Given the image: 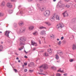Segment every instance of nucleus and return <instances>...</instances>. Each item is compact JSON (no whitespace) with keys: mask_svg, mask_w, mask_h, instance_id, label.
Wrapping results in <instances>:
<instances>
[{"mask_svg":"<svg viewBox=\"0 0 76 76\" xmlns=\"http://www.w3.org/2000/svg\"><path fill=\"white\" fill-rule=\"evenodd\" d=\"M57 54L59 55V56H62L63 55V52L60 50H57V54L56 55V59L57 60H58L59 58V57Z\"/></svg>","mask_w":76,"mask_h":76,"instance_id":"nucleus-1","label":"nucleus"},{"mask_svg":"<svg viewBox=\"0 0 76 76\" xmlns=\"http://www.w3.org/2000/svg\"><path fill=\"white\" fill-rule=\"evenodd\" d=\"M42 68H43L44 69H46L48 68V66L47 64H44L41 66H39V68L40 70V72H42Z\"/></svg>","mask_w":76,"mask_h":76,"instance_id":"nucleus-2","label":"nucleus"},{"mask_svg":"<svg viewBox=\"0 0 76 76\" xmlns=\"http://www.w3.org/2000/svg\"><path fill=\"white\" fill-rule=\"evenodd\" d=\"M64 6V5L62 3H58L57 5V8L63 7Z\"/></svg>","mask_w":76,"mask_h":76,"instance_id":"nucleus-3","label":"nucleus"},{"mask_svg":"<svg viewBox=\"0 0 76 76\" xmlns=\"http://www.w3.org/2000/svg\"><path fill=\"white\" fill-rule=\"evenodd\" d=\"M50 12L49 11H46L44 12V16H48L50 15Z\"/></svg>","mask_w":76,"mask_h":76,"instance_id":"nucleus-4","label":"nucleus"},{"mask_svg":"<svg viewBox=\"0 0 76 76\" xmlns=\"http://www.w3.org/2000/svg\"><path fill=\"white\" fill-rule=\"evenodd\" d=\"M64 25H63V24L62 23H60L57 24V29H58L59 28H63V27H64Z\"/></svg>","mask_w":76,"mask_h":76,"instance_id":"nucleus-5","label":"nucleus"},{"mask_svg":"<svg viewBox=\"0 0 76 76\" xmlns=\"http://www.w3.org/2000/svg\"><path fill=\"white\" fill-rule=\"evenodd\" d=\"M62 15H63L64 17H66V16L68 17L69 16L66 11H65L62 13Z\"/></svg>","mask_w":76,"mask_h":76,"instance_id":"nucleus-6","label":"nucleus"},{"mask_svg":"<svg viewBox=\"0 0 76 76\" xmlns=\"http://www.w3.org/2000/svg\"><path fill=\"white\" fill-rule=\"evenodd\" d=\"M7 6L9 8H11L12 7V5L11 3L8 2L7 4Z\"/></svg>","mask_w":76,"mask_h":76,"instance_id":"nucleus-7","label":"nucleus"},{"mask_svg":"<svg viewBox=\"0 0 76 76\" xmlns=\"http://www.w3.org/2000/svg\"><path fill=\"white\" fill-rule=\"evenodd\" d=\"M20 32L21 33H23L25 32V28L22 27L21 28H20Z\"/></svg>","mask_w":76,"mask_h":76,"instance_id":"nucleus-8","label":"nucleus"},{"mask_svg":"<svg viewBox=\"0 0 76 76\" xmlns=\"http://www.w3.org/2000/svg\"><path fill=\"white\" fill-rule=\"evenodd\" d=\"M10 33V31H6L5 32V35L7 36V37H9L8 34Z\"/></svg>","mask_w":76,"mask_h":76,"instance_id":"nucleus-9","label":"nucleus"},{"mask_svg":"<svg viewBox=\"0 0 76 76\" xmlns=\"http://www.w3.org/2000/svg\"><path fill=\"white\" fill-rule=\"evenodd\" d=\"M31 45L35 46H37V43H36L34 41H31Z\"/></svg>","mask_w":76,"mask_h":76,"instance_id":"nucleus-10","label":"nucleus"},{"mask_svg":"<svg viewBox=\"0 0 76 76\" xmlns=\"http://www.w3.org/2000/svg\"><path fill=\"white\" fill-rule=\"evenodd\" d=\"M52 52H53V50L51 48H49L48 50V52H49V53L50 55L52 54V53H53Z\"/></svg>","mask_w":76,"mask_h":76,"instance_id":"nucleus-11","label":"nucleus"},{"mask_svg":"<svg viewBox=\"0 0 76 76\" xmlns=\"http://www.w3.org/2000/svg\"><path fill=\"white\" fill-rule=\"evenodd\" d=\"M41 35H46V31L45 30H42L41 31L40 33Z\"/></svg>","mask_w":76,"mask_h":76,"instance_id":"nucleus-12","label":"nucleus"},{"mask_svg":"<svg viewBox=\"0 0 76 76\" xmlns=\"http://www.w3.org/2000/svg\"><path fill=\"white\" fill-rule=\"evenodd\" d=\"M19 40L21 42L22 41H26V39L25 38H21Z\"/></svg>","mask_w":76,"mask_h":76,"instance_id":"nucleus-13","label":"nucleus"},{"mask_svg":"<svg viewBox=\"0 0 76 76\" xmlns=\"http://www.w3.org/2000/svg\"><path fill=\"white\" fill-rule=\"evenodd\" d=\"M5 3L4 1H2L1 2V7H3L4 6H5Z\"/></svg>","mask_w":76,"mask_h":76,"instance_id":"nucleus-14","label":"nucleus"},{"mask_svg":"<svg viewBox=\"0 0 76 76\" xmlns=\"http://www.w3.org/2000/svg\"><path fill=\"white\" fill-rule=\"evenodd\" d=\"M18 25H19L20 27H22V26H23V23L22 22V21H20V22H19L18 23Z\"/></svg>","mask_w":76,"mask_h":76,"instance_id":"nucleus-15","label":"nucleus"},{"mask_svg":"<svg viewBox=\"0 0 76 76\" xmlns=\"http://www.w3.org/2000/svg\"><path fill=\"white\" fill-rule=\"evenodd\" d=\"M56 20H57L59 21L60 20V17L59 16L56 15Z\"/></svg>","mask_w":76,"mask_h":76,"instance_id":"nucleus-16","label":"nucleus"},{"mask_svg":"<svg viewBox=\"0 0 76 76\" xmlns=\"http://www.w3.org/2000/svg\"><path fill=\"white\" fill-rule=\"evenodd\" d=\"M34 29V26H31L29 27V30L31 31Z\"/></svg>","mask_w":76,"mask_h":76,"instance_id":"nucleus-17","label":"nucleus"},{"mask_svg":"<svg viewBox=\"0 0 76 76\" xmlns=\"http://www.w3.org/2000/svg\"><path fill=\"white\" fill-rule=\"evenodd\" d=\"M50 21L52 22H54L55 21V17L53 16L50 19Z\"/></svg>","mask_w":76,"mask_h":76,"instance_id":"nucleus-18","label":"nucleus"},{"mask_svg":"<svg viewBox=\"0 0 76 76\" xmlns=\"http://www.w3.org/2000/svg\"><path fill=\"white\" fill-rule=\"evenodd\" d=\"M34 65V64L33 62H31L30 64H28V66L29 67H31Z\"/></svg>","mask_w":76,"mask_h":76,"instance_id":"nucleus-19","label":"nucleus"},{"mask_svg":"<svg viewBox=\"0 0 76 76\" xmlns=\"http://www.w3.org/2000/svg\"><path fill=\"white\" fill-rule=\"evenodd\" d=\"M72 49L73 50H75L76 49V45L74 44L72 46Z\"/></svg>","mask_w":76,"mask_h":76,"instance_id":"nucleus-20","label":"nucleus"},{"mask_svg":"<svg viewBox=\"0 0 76 76\" xmlns=\"http://www.w3.org/2000/svg\"><path fill=\"white\" fill-rule=\"evenodd\" d=\"M45 23L46 24H47L48 26H50V25H51L50 23L49 22H45Z\"/></svg>","mask_w":76,"mask_h":76,"instance_id":"nucleus-21","label":"nucleus"},{"mask_svg":"<svg viewBox=\"0 0 76 76\" xmlns=\"http://www.w3.org/2000/svg\"><path fill=\"white\" fill-rule=\"evenodd\" d=\"M50 37L51 39H53V38H54V36L53 34H50Z\"/></svg>","mask_w":76,"mask_h":76,"instance_id":"nucleus-22","label":"nucleus"},{"mask_svg":"<svg viewBox=\"0 0 76 76\" xmlns=\"http://www.w3.org/2000/svg\"><path fill=\"white\" fill-rule=\"evenodd\" d=\"M48 56V54L47 53H44V56Z\"/></svg>","mask_w":76,"mask_h":76,"instance_id":"nucleus-23","label":"nucleus"},{"mask_svg":"<svg viewBox=\"0 0 76 76\" xmlns=\"http://www.w3.org/2000/svg\"><path fill=\"white\" fill-rule=\"evenodd\" d=\"M33 35H37L38 34V33L37 32H35L33 33Z\"/></svg>","mask_w":76,"mask_h":76,"instance_id":"nucleus-24","label":"nucleus"},{"mask_svg":"<svg viewBox=\"0 0 76 76\" xmlns=\"http://www.w3.org/2000/svg\"><path fill=\"white\" fill-rule=\"evenodd\" d=\"M57 72H60L62 73H64V71L63 70H62V71L61 70V69H60L59 70H57Z\"/></svg>","mask_w":76,"mask_h":76,"instance_id":"nucleus-25","label":"nucleus"},{"mask_svg":"<svg viewBox=\"0 0 76 76\" xmlns=\"http://www.w3.org/2000/svg\"><path fill=\"white\" fill-rule=\"evenodd\" d=\"M39 9L43 11V10H44L45 8L44 7H40L39 8Z\"/></svg>","mask_w":76,"mask_h":76,"instance_id":"nucleus-26","label":"nucleus"},{"mask_svg":"<svg viewBox=\"0 0 76 76\" xmlns=\"http://www.w3.org/2000/svg\"><path fill=\"white\" fill-rule=\"evenodd\" d=\"M51 68H52V69H53L54 70H56V68L54 66H52V67H51Z\"/></svg>","mask_w":76,"mask_h":76,"instance_id":"nucleus-27","label":"nucleus"},{"mask_svg":"<svg viewBox=\"0 0 76 76\" xmlns=\"http://www.w3.org/2000/svg\"><path fill=\"white\" fill-rule=\"evenodd\" d=\"M61 41H60L59 42H57V44L59 45H60L61 44Z\"/></svg>","mask_w":76,"mask_h":76,"instance_id":"nucleus-28","label":"nucleus"},{"mask_svg":"<svg viewBox=\"0 0 76 76\" xmlns=\"http://www.w3.org/2000/svg\"><path fill=\"white\" fill-rule=\"evenodd\" d=\"M3 48V46H2L0 45V51H2V48Z\"/></svg>","mask_w":76,"mask_h":76,"instance_id":"nucleus-29","label":"nucleus"},{"mask_svg":"<svg viewBox=\"0 0 76 76\" xmlns=\"http://www.w3.org/2000/svg\"><path fill=\"white\" fill-rule=\"evenodd\" d=\"M44 28H45V27H43V26H41L39 27V29H43Z\"/></svg>","mask_w":76,"mask_h":76,"instance_id":"nucleus-30","label":"nucleus"},{"mask_svg":"<svg viewBox=\"0 0 76 76\" xmlns=\"http://www.w3.org/2000/svg\"><path fill=\"white\" fill-rule=\"evenodd\" d=\"M3 16V14L1 12H0V17H2Z\"/></svg>","mask_w":76,"mask_h":76,"instance_id":"nucleus-31","label":"nucleus"},{"mask_svg":"<svg viewBox=\"0 0 76 76\" xmlns=\"http://www.w3.org/2000/svg\"><path fill=\"white\" fill-rule=\"evenodd\" d=\"M14 27H15V28H16L17 26V25L16 24V23H14Z\"/></svg>","mask_w":76,"mask_h":76,"instance_id":"nucleus-32","label":"nucleus"},{"mask_svg":"<svg viewBox=\"0 0 76 76\" xmlns=\"http://www.w3.org/2000/svg\"><path fill=\"white\" fill-rule=\"evenodd\" d=\"M13 12V11L12 10H10L9 11V13L10 14H11L12 13V12Z\"/></svg>","mask_w":76,"mask_h":76,"instance_id":"nucleus-33","label":"nucleus"},{"mask_svg":"<svg viewBox=\"0 0 76 76\" xmlns=\"http://www.w3.org/2000/svg\"><path fill=\"white\" fill-rule=\"evenodd\" d=\"M61 74L60 73H57L56 74V76H61Z\"/></svg>","mask_w":76,"mask_h":76,"instance_id":"nucleus-34","label":"nucleus"},{"mask_svg":"<svg viewBox=\"0 0 76 76\" xmlns=\"http://www.w3.org/2000/svg\"><path fill=\"white\" fill-rule=\"evenodd\" d=\"M70 1V0H64V1L65 2H69Z\"/></svg>","mask_w":76,"mask_h":76,"instance_id":"nucleus-35","label":"nucleus"},{"mask_svg":"<svg viewBox=\"0 0 76 76\" xmlns=\"http://www.w3.org/2000/svg\"><path fill=\"white\" fill-rule=\"evenodd\" d=\"M66 8H69V7H70V6H69V5H67L66 6Z\"/></svg>","mask_w":76,"mask_h":76,"instance_id":"nucleus-36","label":"nucleus"},{"mask_svg":"<svg viewBox=\"0 0 76 76\" xmlns=\"http://www.w3.org/2000/svg\"><path fill=\"white\" fill-rule=\"evenodd\" d=\"M69 61H70V62H72V61H73V60L72 59H70Z\"/></svg>","mask_w":76,"mask_h":76,"instance_id":"nucleus-37","label":"nucleus"},{"mask_svg":"<svg viewBox=\"0 0 76 76\" xmlns=\"http://www.w3.org/2000/svg\"><path fill=\"white\" fill-rule=\"evenodd\" d=\"M20 45H25V43H20Z\"/></svg>","mask_w":76,"mask_h":76,"instance_id":"nucleus-38","label":"nucleus"},{"mask_svg":"<svg viewBox=\"0 0 76 76\" xmlns=\"http://www.w3.org/2000/svg\"><path fill=\"white\" fill-rule=\"evenodd\" d=\"M27 72V69H24V72Z\"/></svg>","mask_w":76,"mask_h":76,"instance_id":"nucleus-39","label":"nucleus"},{"mask_svg":"<svg viewBox=\"0 0 76 76\" xmlns=\"http://www.w3.org/2000/svg\"><path fill=\"white\" fill-rule=\"evenodd\" d=\"M73 28L75 29H76V26H74L73 27Z\"/></svg>","mask_w":76,"mask_h":76,"instance_id":"nucleus-40","label":"nucleus"},{"mask_svg":"<svg viewBox=\"0 0 76 76\" xmlns=\"http://www.w3.org/2000/svg\"><path fill=\"white\" fill-rule=\"evenodd\" d=\"M29 72H32L33 71V70H29Z\"/></svg>","mask_w":76,"mask_h":76,"instance_id":"nucleus-41","label":"nucleus"},{"mask_svg":"<svg viewBox=\"0 0 76 76\" xmlns=\"http://www.w3.org/2000/svg\"><path fill=\"white\" fill-rule=\"evenodd\" d=\"M64 76H67V73H65L64 74Z\"/></svg>","mask_w":76,"mask_h":76,"instance_id":"nucleus-42","label":"nucleus"},{"mask_svg":"<svg viewBox=\"0 0 76 76\" xmlns=\"http://www.w3.org/2000/svg\"><path fill=\"white\" fill-rule=\"evenodd\" d=\"M11 1L14 2L15 1V0H10Z\"/></svg>","mask_w":76,"mask_h":76,"instance_id":"nucleus-43","label":"nucleus"},{"mask_svg":"<svg viewBox=\"0 0 76 76\" xmlns=\"http://www.w3.org/2000/svg\"><path fill=\"white\" fill-rule=\"evenodd\" d=\"M24 58H28V57L26 56H24Z\"/></svg>","mask_w":76,"mask_h":76,"instance_id":"nucleus-44","label":"nucleus"},{"mask_svg":"<svg viewBox=\"0 0 76 76\" xmlns=\"http://www.w3.org/2000/svg\"><path fill=\"white\" fill-rule=\"evenodd\" d=\"M24 64L25 66H26L27 65V63H24Z\"/></svg>","mask_w":76,"mask_h":76,"instance_id":"nucleus-45","label":"nucleus"},{"mask_svg":"<svg viewBox=\"0 0 76 76\" xmlns=\"http://www.w3.org/2000/svg\"><path fill=\"white\" fill-rule=\"evenodd\" d=\"M61 40H63V39H64V37H61Z\"/></svg>","mask_w":76,"mask_h":76,"instance_id":"nucleus-46","label":"nucleus"},{"mask_svg":"<svg viewBox=\"0 0 76 76\" xmlns=\"http://www.w3.org/2000/svg\"><path fill=\"white\" fill-rule=\"evenodd\" d=\"M14 71H15V72H16V71H17V70H16V69H14Z\"/></svg>","mask_w":76,"mask_h":76,"instance_id":"nucleus-47","label":"nucleus"},{"mask_svg":"<svg viewBox=\"0 0 76 76\" xmlns=\"http://www.w3.org/2000/svg\"><path fill=\"white\" fill-rule=\"evenodd\" d=\"M36 50V48H33V50L34 51Z\"/></svg>","mask_w":76,"mask_h":76,"instance_id":"nucleus-48","label":"nucleus"},{"mask_svg":"<svg viewBox=\"0 0 76 76\" xmlns=\"http://www.w3.org/2000/svg\"><path fill=\"white\" fill-rule=\"evenodd\" d=\"M72 38L74 39V36H72Z\"/></svg>","mask_w":76,"mask_h":76,"instance_id":"nucleus-49","label":"nucleus"},{"mask_svg":"<svg viewBox=\"0 0 76 76\" xmlns=\"http://www.w3.org/2000/svg\"><path fill=\"white\" fill-rule=\"evenodd\" d=\"M23 48H24V46H23V47H21V48H20V49H23Z\"/></svg>","mask_w":76,"mask_h":76,"instance_id":"nucleus-50","label":"nucleus"},{"mask_svg":"<svg viewBox=\"0 0 76 76\" xmlns=\"http://www.w3.org/2000/svg\"><path fill=\"white\" fill-rule=\"evenodd\" d=\"M39 44H41V41L40 40L39 41Z\"/></svg>","mask_w":76,"mask_h":76,"instance_id":"nucleus-51","label":"nucleus"},{"mask_svg":"<svg viewBox=\"0 0 76 76\" xmlns=\"http://www.w3.org/2000/svg\"><path fill=\"white\" fill-rule=\"evenodd\" d=\"M23 13V12L21 11V12H20V14H21Z\"/></svg>","mask_w":76,"mask_h":76,"instance_id":"nucleus-52","label":"nucleus"},{"mask_svg":"<svg viewBox=\"0 0 76 76\" xmlns=\"http://www.w3.org/2000/svg\"><path fill=\"white\" fill-rule=\"evenodd\" d=\"M22 49H20V48H19V51L21 50Z\"/></svg>","mask_w":76,"mask_h":76,"instance_id":"nucleus-53","label":"nucleus"},{"mask_svg":"<svg viewBox=\"0 0 76 76\" xmlns=\"http://www.w3.org/2000/svg\"><path fill=\"white\" fill-rule=\"evenodd\" d=\"M57 41H59V39H57Z\"/></svg>","mask_w":76,"mask_h":76,"instance_id":"nucleus-54","label":"nucleus"},{"mask_svg":"<svg viewBox=\"0 0 76 76\" xmlns=\"http://www.w3.org/2000/svg\"><path fill=\"white\" fill-rule=\"evenodd\" d=\"M32 1V0H28V1Z\"/></svg>","mask_w":76,"mask_h":76,"instance_id":"nucleus-55","label":"nucleus"},{"mask_svg":"<svg viewBox=\"0 0 76 76\" xmlns=\"http://www.w3.org/2000/svg\"><path fill=\"white\" fill-rule=\"evenodd\" d=\"M2 33V32L1 31H0V34H1Z\"/></svg>","mask_w":76,"mask_h":76,"instance_id":"nucleus-56","label":"nucleus"},{"mask_svg":"<svg viewBox=\"0 0 76 76\" xmlns=\"http://www.w3.org/2000/svg\"><path fill=\"white\" fill-rule=\"evenodd\" d=\"M24 52H25V53H27L25 50H24Z\"/></svg>","mask_w":76,"mask_h":76,"instance_id":"nucleus-57","label":"nucleus"},{"mask_svg":"<svg viewBox=\"0 0 76 76\" xmlns=\"http://www.w3.org/2000/svg\"><path fill=\"white\" fill-rule=\"evenodd\" d=\"M56 1V0H53V1L54 2Z\"/></svg>","mask_w":76,"mask_h":76,"instance_id":"nucleus-58","label":"nucleus"},{"mask_svg":"<svg viewBox=\"0 0 76 76\" xmlns=\"http://www.w3.org/2000/svg\"><path fill=\"white\" fill-rule=\"evenodd\" d=\"M18 62H20V60H18Z\"/></svg>","mask_w":76,"mask_h":76,"instance_id":"nucleus-59","label":"nucleus"},{"mask_svg":"<svg viewBox=\"0 0 76 76\" xmlns=\"http://www.w3.org/2000/svg\"><path fill=\"white\" fill-rule=\"evenodd\" d=\"M39 75H42V74L40 73H39Z\"/></svg>","mask_w":76,"mask_h":76,"instance_id":"nucleus-60","label":"nucleus"},{"mask_svg":"<svg viewBox=\"0 0 76 76\" xmlns=\"http://www.w3.org/2000/svg\"><path fill=\"white\" fill-rule=\"evenodd\" d=\"M18 59H19L18 58V57L16 58V59L18 60Z\"/></svg>","mask_w":76,"mask_h":76,"instance_id":"nucleus-61","label":"nucleus"},{"mask_svg":"<svg viewBox=\"0 0 76 76\" xmlns=\"http://www.w3.org/2000/svg\"><path fill=\"white\" fill-rule=\"evenodd\" d=\"M57 62L59 63L60 62V61H57Z\"/></svg>","mask_w":76,"mask_h":76,"instance_id":"nucleus-62","label":"nucleus"},{"mask_svg":"<svg viewBox=\"0 0 76 76\" xmlns=\"http://www.w3.org/2000/svg\"><path fill=\"white\" fill-rule=\"evenodd\" d=\"M16 55H18V54L17 53H15Z\"/></svg>","mask_w":76,"mask_h":76,"instance_id":"nucleus-63","label":"nucleus"},{"mask_svg":"<svg viewBox=\"0 0 76 76\" xmlns=\"http://www.w3.org/2000/svg\"><path fill=\"white\" fill-rule=\"evenodd\" d=\"M75 7L76 8V4L75 5Z\"/></svg>","mask_w":76,"mask_h":76,"instance_id":"nucleus-64","label":"nucleus"}]
</instances>
